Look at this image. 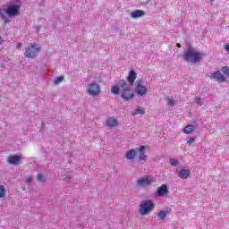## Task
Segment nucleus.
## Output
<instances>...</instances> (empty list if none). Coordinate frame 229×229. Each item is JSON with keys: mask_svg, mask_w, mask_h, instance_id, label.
I'll use <instances>...</instances> for the list:
<instances>
[{"mask_svg": "<svg viewBox=\"0 0 229 229\" xmlns=\"http://www.w3.org/2000/svg\"><path fill=\"white\" fill-rule=\"evenodd\" d=\"M71 178H72V177H71L70 175H68V176H67V180H69V181H70V180H71Z\"/></svg>", "mask_w": 229, "mask_h": 229, "instance_id": "38", "label": "nucleus"}, {"mask_svg": "<svg viewBox=\"0 0 229 229\" xmlns=\"http://www.w3.org/2000/svg\"><path fill=\"white\" fill-rule=\"evenodd\" d=\"M5 13L3 12V10L0 9V17L1 19H3V21H4V24H8V22H10V20H8L6 18V14H4Z\"/></svg>", "mask_w": 229, "mask_h": 229, "instance_id": "25", "label": "nucleus"}, {"mask_svg": "<svg viewBox=\"0 0 229 229\" xmlns=\"http://www.w3.org/2000/svg\"><path fill=\"white\" fill-rule=\"evenodd\" d=\"M177 47H182V45L180 43H177Z\"/></svg>", "mask_w": 229, "mask_h": 229, "instance_id": "36", "label": "nucleus"}, {"mask_svg": "<svg viewBox=\"0 0 229 229\" xmlns=\"http://www.w3.org/2000/svg\"><path fill=\"white\" fill-rule=\"evenodd\" d=\"M179 165L180 162H178V159L170 158V165H172L173 167H178Z\"/></svg>", "mask_w": 229, "mask_h": 229, "instance_id": "26", "label": "nucleus"}, {"mask_svg": "<svg viewBox=\"0 0 229 229\" xmlns=\"http://www.w3.org/2000/svg\"><path fill=\"white\" fill-rule=\"evenodd\" d=\"M221 72H223V74L225 78H229V67L228 66H223L221 68Z\"/></svg>", "mask_w": 229, "mask_h": 229, "instance_id": "23", "label": "nucleus"}, {"mask_svg": "<svg viewBox=\"0 0 229 229\" xmlns=\"http://www.w3.org/2000/svg\"><path fill=\"white\" fill-rule=\"evenodd\" d=\"M135 80H137V72L134 69H131L129 71L128 76L126 77V81L131 87H133L135 84Z\"/></svg>", "mask_w": 229, "mask_h": 229, "instance_id": "11", "label": "nucleus"}, {"mask_svg": "<svg viewBox=\"0 0 229 229\" xmlns=\"http://www.w3.org/2000/svg\"><path fill=\"white\" fill-rule=\"evenodd\" d=\"M87 92L89 96H98L101 92V88L96 82L88 85Z\"/></svg>", "mask_w": 229, "mask_h": 229, "instance_id": "7", "label": "nucleus"}, {"mask_svg": "<svg viewBox=\"0 0 229 229\" xmlns=\"http://www.w3.org/2000/svg\"><path fill=\"white\" fill-rule=\"evenodd\" d=\"M64 81V76H58L55 79L54 83L55 85H59V83H62Z\"/></svg>", "mask_w": 229, "mask_h": 229, "instance_id": "28", "label": "nucleus"}, {"mask_svg": "<svg viewBox=\"0 0 229 229\" xmlns=\"http://www.w3.org/2000/svg\"><path fill=\"white\" fill-rule=\"evenodd\" d=\"M117 86H119L120 89H126V87H128V82L124 80H120L118 81Z\"/></svg>", "mask_w": 229, "mask_h": 229, "instance_id": "22", "label": "nucleus"}, {"mask_svg": "<svg viewBox=\"0 0 229 229\" xmlns=\"http://www.w3.org/2000/svg\"><path fill=\"white\" fill-rule=\"evenodd\" d=\"M203 98L196 97L193 100V103H196L197 105H199L201 106Z\"/></svg>", "mask_w": 229, "mask_h": 229, "instance_id": "30", "label": "nucleus"}, {"mask_svg": "<svg viewBox=\"0 0 229 229\" xmlns=\"http://www.w3.org/2000/svg\"><path fill=\"white\" fill-rule=\"evenodd\" d=\"M121 88L116 84V85H114L112 88H111V92L112 94H114V96H119V94H121Z\"/></svg>", "mask_w": 229, "mask_h": 229, "instance_id": "20", "label": "nucleus"}, {"mask_svg": "<svg viewBox=\"0 0 229 229\" xmlns=\"http://www.w3.org/2000/svg\"><path fill=\"white\" fill-rule=\"evenodd\" d=\"M21 46H22V44L18 43V45H17L18 49H19Z\"/></svg>", "mask_w": 229, "mask_h": 229, "instance_id": "35", "label": "nucleus"}, {"mask_svg": "<svg viewBox=\"0 0 229 229\" xmlns=\"http://www.w3.org/2000/svg\"><path fill=\"white\" fill-rule=\"evenodd\" d=\"M225 51H226L227 53H229V43H226L224 47Z\"/></svg>", "mask_w": 229, "mask_h": 229, "instance_id": "33", "label": "nucleus"}, {"mask_svg": "<svg viewBox=\"0 0 229 229\" xmlns=\"http://www.w3.org/2000/svg\"><path fill=\"white\" fill-rule=\"evenodd\" d=\"M31 182H33V176H27L26 178V182L27 183H31Z\"/></svg>", "mask_w": 229, "mask_h": 229, "instance_id": "31", "label": "nucleus"}, {"mask_svg": "<svg viewBox=\"0 0 229 229\" xmlns=\"http://www.w3.org/2000/svg\"><path fill=\"white\" fill-rule=\"evenodd\" d=\"M182 58L184 62H188V64H199L203 56L201 53L196 51V49L192 47L191 45H188L184 50Z\"/></svg>", "mask_w": 229, "mask_h": 229, "instance_id": "1", "label": "nucleus"}, {"mask_svg": "<svg viewBox=\"0 0 229 229\" xmlns=\"http://www.w3.org/2000/svg\"><path fill=\"white\" fill-rule=\"evenodd\" d=\"M196 140V138L195 137H191L189 139V140L187 141V144H192V142H194Z\"/></svg>", "mask_w": 229, "mask_h": 229, "instance_id": "32", "label": "nucleus"}, {"mask_svg": "<svg viewBox=\"0 0 229 229\" xmlns=\"http://www.w3.org/2000/svg\"><path fill=\"white\" fill-rule=\"evenodd\" d=\"M125 158L127 160H135V158H137V150H135V148L129 149L125 153Z\"/></svg>", "mask_w": 229, "mask_h": 229, "instance_id": "15", "label": "nucleus"}, {"mask_svg": "<svg viewBox=\"0 0 229 229\" xmlns=\"http://www.w3.org/2000/svg\"><path fill=\"white\" fill-rule=\"evenodd\" d=\"M155 210V201L153 199H143L140 204L139 212L141 216H148Z\"/></svg>", "mask_w": 229, "mask_h": 229, "instance_id": "3", "label": "nucleus"}, {"mask_svg": "<svg viewBox=\"0 0 229 229\" xmlns=\"http://www.w3.org/2000/svg\"><path fill=\"white\" fill-rule=\"evenodd\" d=\"M166 103L169 106H174L175 105L174 99H173V98H167Z\"/></svg>", "mask_w": 229, "mask_h": 229, "instance_id": "29", "label": "nucleus"}, {"mask_svg": "<svg viewBox=\"0 0 229 229\" xmlns=\"http://www.w3.org/2000/svg\"><path fill=\"white\" fill-rule=\"evenodd\" d=\"M138 158L140 162H147L148 161V155H146V146L140 145L138 148Z\"/></svg>", "mask_w": 229, "mask_h": 229, "instance_id": "10", "label": "nucleus"}, {"mask_svg": "<svg viewBox=\"0 0 229 229\" xmlns=\"http://www.w3.org/2000/svg\"><path fill=\"white\" fill-rule=\"evenodd\" d=\"M40 53V48L38 45L35 43H30V46L25 49L24 57L25 58H37V54Z\"/></svg>", "mask_w": 229, "mask_h": 229, "instance_id": "4", "label": "nucleus"}, {"mask_svg": "<svg viewBox=\"0 0 229 229\" xmlns=\"http://www.w3.org/2000/svg\"><path fill=\"white\" fill-rule=\"evenodd\" d=\"M45 124H46V120H43L41 123V130H44Z\"/></svg>", "mask_w": 229, "mask_h": 229, "instance_id": "34", "label": "nucleus"}, {"mask_svg": "<svg viewBox=\"0 0 229 229\" xmlns=\"http://www.w3.org/2000/svg\"><path fill=\"white\" fill-rule=\"evenodd\" d=\"M120 95L123 101H130L135 98V92L131 88H123L121 89Z\"/></svg>", "mask_w": 229, "mask_h": 229, "instance_id": "6", "label": "nucleus"}, {"mask_svg": "<svg viewBox=\"0 0 229 229\" xmlns=\"http://www.w3.org/2000/svg\"><path fill=\"white\" fill-rule=\"evenodd\" d=\"M191 176V170L182 168L178 172V177L182 180H187Z\"/></svg>", "mask_w": 229, "mask_h": 229, "instance_id": "14", "label": "nucleus"}, {"mask_svg": "<svg viewBox=\"0 0 229 229\" xmlns=\"http://www.w3.org/2000/svg\"><path fill=\"white\" fill-rule=\"evenodd\" d=\"M6 198V188L4 185H0V199Z\"/></svg>", "mask_w": 229, "mask_h": 229, "instance_id": "21", "label": "nucleus"}, {"mask_svg": "<svg viewBox=\"0 0 229 229\" xmlns=\"http://www.w3.org/2000/svg\"><path fill=\"white\" fill-rule=\"evenodd\" d=\"M149 1H151V0H147V4L149 3Z\"/></svg>", "mask_w": 229, "mask_h": 229, "instance_id": "39", "label": "nucleus"}, {"mask_svg": "<svg viewBox=\"0 0 229 229\" xmlns=\"http://www.w3.org/2000/svg\"><path fill=\"white\" fill-rule=\"evenodd\" d=\"M117 124H118L117 120L113 117H110L106 121V126H108V128H115V126H117Z\"/></svg>", "mask_w": 229, "mask_h": 229, "instance_id": "19", "label": "nucleus"}, {"mask_svg": "<svg viewBox=\"0 0 229 229\" xmlns=\"http://www.w3.org/2000/svg\"><path fill=\"white\" fill-rule=\"evenodd\" d=\"M144 108L139 106L135 109V112L132 114V115H140L142 114H144Z\"/></svg>", "mask_w": 229, "mask_h": 229, "instance_id": "24", "label": "nucleus"}, {"mask_svg": "<svg viewBox=\"0 0 229 229\" xmlns=\"http://www.w3.org/2000/svg\"><path fill=\"white\" fill-rule=\"evenodd\" d=\"M22 0H11L6 3L5 8H4V13L8 15V17H17L21 13V8H22Z\"/></svg>", "mask_w": 229, "mask_h": 229, "instance_id": "2", "label": "nucleus"}, {"mask_svg": "<svg viewBox=\"0 0 229 229\" xmlns=\"http://www.w3.org/2000/svg\"><path fill=\"white\" fill-rule=\"evenodd\" d=\"M21 160H22V157L20 155H13L8 157V162L11 165H19Z\"/></svg>", "mask_w": 229, "mask_h": 229, "instance_id": "13", "label": "nucleus"}, {"mask_svg": "<svg viewBox=\"0 0 229 229\" xmlns=\"http://www.w3.org/2000/svg\"><path fill=\"white\" fill-rule=\"evenodd\" d=\"M171 210V208H166V211H164V210H160L158 213H157V221H164V219L165 217H167V214H169V211Z\"/></svg>", "mask_w": 229, "mask_h": 229, "instance_id": "17", "label": "nucleus"}, {"mask_svg": "<svg viewBox=\"0 0 229 229\" xmlns=\"http://www.w3.org/2000/svg\"><path fill=\"white\" fill-rule=\"evenodd\" d=\"M143 80H138L136 81V87L134 88V92L141 98H144V96L148 94V89L146 88V86H143Z\"/></svg>", "mask_w": 229, "mask_h": 229, "instance_id": "5", "label": "nucleus"}, {"mask_svg": "<svg viewBox=\"0 0 229 229\" xmlns=\"http://www.w3.org/2000/svg\"><path fill=\"white\" fill-rule=\"evenodd\" d=\"M211 80H216V81H226V77L219 71L213 72L210 76Z\"/></svg>", "mask_w": 229, "mask_h": 229, "instance_id": "12", "label": "nucleus"}, {"mask_svg": "<svg viewBox=\"0 0 229 229\" xmlns=\"http://www.w3.org/2000/svg\"><path fill=\"white\" fill-rule=\"evenodd\" d=\"M3 44V39L2 38L0 37V45Z\"/></svg>", "mask_w": 229, "mask_h": 229, "instance_id": "37", "label": "nucleus"}, {"mask_svg": "<svg viewBox=\"0 0 229 229\" xmlns=\"http://www.w3.org/2000/svg\"><path fill=\"white\" fill-rule=\"evenodd\" d=\"M153 182H155V179L153 177L146 175L145 177L137 180V186L142 188L148 187V185L153 183Z\"/></svg>", "mask_w": 229, "mask_h": 229, "instance_id": "8", "label": "nucleus"}, {"mask_svg": "<svg viewBox=\"0 0 229 229\" xmlns=\"http://www.w3.org/2000/svg\"><path fill=\"white\" fill-rule=\"evenodd\" d=\"M146 15V12L142 10H135L131 13V17L132 19H140V17H144Z\"/></svg>", "mask_w": 229, "mask_h": 229, "instance_id": "16", "label": "nucleus"}, {"mask_svg": "<svg viewBox=\"0 0 229 229\" xmlns=\"http://www.w3.org/2000/svg\"><path fill=\"white\" fill-rule=\"evenodd\" d=\"M196 130V126L192 125V124H189L186 125L182 131L183 133H185L186 135H190V133H192V131H194Z\"/></svg>", "mask_w": 229, "mask_h": 229, "instance_id": "18", "label": "nucleus"}, {"mask_svg": "<svg viewBox=\"0 0 229 229\" xmlns=\"http://www.w3.org/2000/svg\"><path fill=\"white\" fill-rule=\"evenodd\" d=\"M167 194H169V187H167V184H162L156 191L157 198H163L164 196H167Z\"/></svg>", "mask_w": 229, "mask_h": 229, "instance_id": "9", "label": "nucleus"}, {"mask_svg": "<svg viewBox=\"0 0 229 229\" xmlns=\"http://www.w3.org/2000/svg\"><path fill=\"white\" fill-rule=\"evenodd\" d=\"M37 180H38V182H40L41 183H44L47 182V179L43 174H38L37 176Z\"/></svg>", "mask_w": 229, "mask_h": 229, "instance_id": "27", "label": "nucleus"}]
</instances>
